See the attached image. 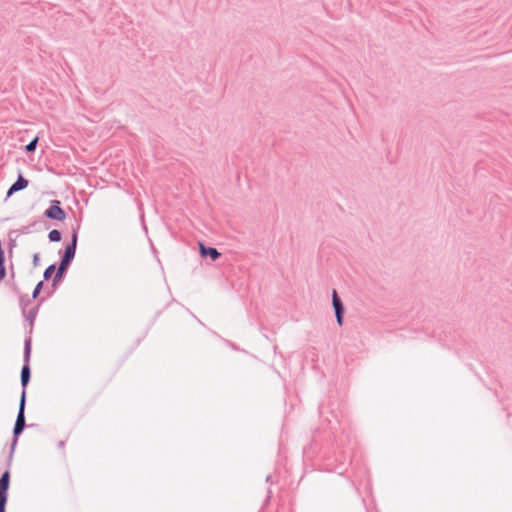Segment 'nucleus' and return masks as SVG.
Masks as SVG:
<instances>
[{"mask_svg": "<svg viewBox=\"0 0 512 512\" xmlns=\"http://www.w3.org/2000/svg\"><path fill=\"white\" fill-rule=\"evenodd\" d=\"M39 261H40V256L38 253H35L33 255V265L36 267L39 265Z\"/></svg>", "mask_w": 512, "mask_h": 512, "instance_id": "20", "label": "nucleus"}, {"mask_svg": "<svg viewBox=\"0 0 512 512\" xmlns=\"http://www.w3.org/2000/svg\"><path fill=\"white\" fill-rule=\"evenodd\" d=\"M58 267H56V264H51L49 265L45 270H44V273H43V280L42 281H48L51 279L52 275L55 273L56 269Z\"/></svg>", "mask_w": 512, "mask_h": 512, "instance_id": "14", "label": "nucleus"}, {"mask_svg": "<svg viewBox=\"0 0 512 512\" xmlns=\"http://www.w3.org/2000/svg\"><path fill=\"white\" fill-rule=\"evenodd\" d=\"M44 217L56 221H64L66 219V212L61 207L59 200H52L50 206L44 211Z\"/></svg>", "mask_w": 512, "mask_h": 512, "instance_id": "4", "label": "nucleus"}, {"mask_svg": "<svg viewBox=\"0 0 512 512\" xmlns=\"http://www.w3.org/2000/svg\"><path fill=\"white\" fill-rule=\"evenodd\" d=\"M199 254L202 258H210L213 262L221 257V253L216 248L206 246L202 242H199Z\"/></svg>", "mask_w": 512, "mask_h": 512, "instance_id": "8", "label": "nucleus"}, {"mask_svg": "<svg viewBox=\"0 0 512 512\" xmlns=\"http://www.w3.org/2000/svg\"><path fill=\"white\" fill-rule=\"evenodd\" d=\"M38 141H39V137L36 136L34 137L26 146H25V151L27 153H34L36 148H37V144H38Z\"/></svg>", "mask_w": 512, "mask_h": 512, "instance_id": "15", "label": "nucleus"}, {"mask_svg": "<svg viewBox=\"0 0 512 512\" xmlns=\"http://www.w3.org/2000/svg\"><path fill=\"white\" fill-rule=\"evenodd\" d=\"M31 350H32V339L31 337H27L24 342V352H23V366L21 368L20 373V382L22 386V392L20 399L23 397L26 399L27 397V386L29 385L31 379V368H30V358H31Z\"/></svg>", "mask_w": 512, "mask_h": 512, "instance_id": "2", "label": "nucleus"}, {"mask_svg": "<svg viewBox=\"0 0 512 512\" xmlns=\"http://www.w3.org/2000/svg\"><path fill=\"white\" fill-rule=\"evenodd\" d=\"M36 225V221H34L33 223L29 224V225H26V226H23L22 228H20L19 230H17V232L19 234H29L32 232V228Z\"/></svg>", "mask_w": 512, "mask_h": 512, "instance_id": "17", "label": "nucleus"}, {"mask_svg": "<svg viewBox=\"0 0 512 512\" xmlns=\"http://www.w3.org/2000/svg\"><path fill=\"white\" fill-rule=\"evenodd\" d=\"M11 270H13V266H11ZM15 274L14 271H11V277L14 278Z\"/></svg>", "mask_w": 512, "mask_h": 512, "instance_id": "23", "label": "nucleus"}, {"mask_svg": "<svg viewBox=\"0 0 512 512\" xmlns=\"http://www.w3.org/2000/svg\"><path fill=\"white\" fill-rule=\"evenodd\" d=\"M25 407H26V401H25V398L23 397L19 401L18 413H17L16 421H15V424L13 427V438H12L10 453L8 456V466H11L13 454H14L16 445L18 443V439L27 426L26 419H25Z\"/></svg>", "mask_w": 512, "mask_h": 512, "instance_id": "1", "label": "nucleus"}, {"mask_svg": "<svg viewBox=\"0 0 512 512\" xmlns=\"http://www.w3.org/2000/svg\"><path fill=\"white\" fill-rule=\"evenodd\" d=\"M43 287H44V281H39V282L36 284V286H35V288L33 289V291H32L31 298H32V299H38V298H39V296H40V293H41V291H42V289H43Z\"/></svg>", "mask_w": 512, "mask_h": 512, "instance_id": "16", "label": "nucleus"}, {"mask_svg": "<svg viewBox=\"0 0 512 512\" xmlns=\"http://www.w3.org/2000/svg\"><path fill=\"white\" fill-rule=\"evenodd\" d=\"M73 259H74L73 257L66 256V255L62 254L58 267L67 271L69 266L71 265Z\"/></svg>", "mask_w": 512, "mask_h": 512, "instance_id": "12", "label": "nucleus"}, {"mask_svg": "<svg viewBox=\"0 0 512 512\" xmlns=\"http://www.w3.org/2000/svg\"><path fill=\"white\" fill-rule=\"evenodd\" d=\"M29 185V181L22 176V174L18 175L17 180L9 187L6 198L11 197L14 193L24 190Z\"/></svg>", "mask_w": 512, "mask_h": 512, "instance_id": "9", "label": "nucleus"}, {"mask_svg": "<svg viewBox=\"0 0 512 512\" xmlns=\"http://www.w3.org/2000/svg\"><path fill=\"white\" fill-rule=\"evenodd\" d=\"M6 267H5V263H0V282L2 280H4V278L6 277Z\"/></svg>", "mask_w": 512, "mask_h": 512, "instance_id": "18", "label": "nucleus"}, {"mask_svg": "<svg viewBox=\"0 0 512 512\" xmlns=\"http://www.w3.org/2000/svg\"><path fill=\"white\" fill-rule=\"evenodd\" d=\"M0 263H5V253L2 244H0Z\"/></svg>", "mask_w": 512, "mask_h": 512, "instance_id": "21", "label": "nucleus"}, {"mask_svg": "<svg viewBox=\"0 0 512 512\" xmlns=\"http://www.w3.org/2000/svg\"><path fill=\"white\" fill-rule=\"evenodd\" d=\"M15 246H16V240L12 239L10 237L9 242H8V251H9L10 254L12 253V251H13Z\"/></svg>", "mask_w": 512, "mask_h": 512, "instance_id": "19", "label": "nucleus"}, {"mask_svg": "<svg viewBox=\"0 0 512 512\" xmlns=\"http://www.w3.org/2000/svg\"><path fill=\"white\" fill-rule=\"evenodd\" d=\"M79 228H80L79 224H77V226L75 228H73L72 235H71V240L66 245V247L64 249V252H63V255L70 256V257H73V258L75 257L76 249H77V242H78Z\"/></svg>", "mask_w": 512, "mask_h": 512, "instance_id": "7", "label": "nucleus"}, {"mask_svg": "<svg viewBox=\"0 0 512 512\" xmlns=\"http://www.w3.org/2000/svg\"><path fill=\"white\" fill-rule=\"evenodd\" d=\"M7 467H10L7 465ZM10 470L7 468L0 476V512H6L8 490L10 487Z\"/></svg>", "mask_w": 512, "mask_h": 512, "instance_id": "3", "label": "nucleus"}, {"mask_svg": "<svg viewBox=\"0 0 512 512\" xmlns=\"http://www.w3.org/2000/svg\"><path fill=\"white\" fill-rule=\"evenodd\" d=\"M332 306L334 309L336 322L339 326H342L344 323L345 307L342 299L335 289L332 291Z\"/></svg>", "mask_w": 512, "mask_h": 512, "instance_id": "5", "label": "nucleus"}, {"mask_svg": "<svg viewBox=\"0 0 512 512\" xmlns=\"http://www.w3.org/2000/svg\"><path fill=\"white\" fill-rule=\"evenodd\" d=\"M14 291L19 295V306L21 308L22 314H25L31 299L27 294H22L17 287H14Z\"/></svg>", "mask_w": 512, "mask_h": 512, "instance_id": "11", "label": "nucleus"}, {"mask_svg": "<svg viewBox=\"0 0 512 512\" xmlns=\"http://www.w3.org/2000/svg\"><path fill=\"white\" fill-rule=\"evenodd\" d=\"M44 301H45L44 297L39 298L38 303L32 309H30L28 312L26 311L25 314H23V316L25 317V320L29 324V331H28L29 334H32V332H33L35 319H36L39 309Z\"/></svg>", "mask_w": 512, "mask_h": 512, "instance_id": "6", "label": "nucleus"}, {"mask_svg": "<svg viewBox=\"0 0 512 512\" xmlns=\"http://www.w3.org/2000/svg\"><path fill=\"white\" fill-rule=\"evenodd\" d=\"M48 239L50 242H60L62 239V233L58 229H53L48 233Z\"/></svg>", "mask_w": 512, "mask_h": 512, "instance_id": "13", "label": "nucleus"}, {"mask_svg": "<svg viewBox=\"0 0 512 512\" xmlns=\"http://www.w3.org/2000/svg\"><path fill=\"white\" fill-rule=\"evenodd\" d=\"M66 270L64 269H61V268H57L56 271H55V275L52 279V283H51V292L48 293V296H51L58 288L59 284L62 282L65 274H66Z\"/></svg>", "mask_w": 512, "mask_h": 512, "instance_id": "10", "label": "nucleus"}, {"mask_svg": "<svg viewBox=\"0 0 512 512\" xmlns=\"http://www.w3.org/2000/svg\"><path fill=\"white\" fill-rule=\"evenodd\" d=\"M58 447H59L60 449H64V447H65V441H63V440L59 441V442H58Z\"/></svg>", "mask_w": 512, "mask_h": 512, "instance_id": "22", "label": "nucleus"}]
</instances>
